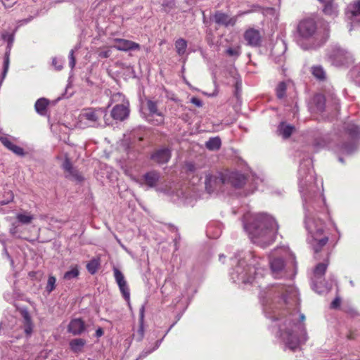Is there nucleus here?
<instances>
[{
	"mask_svg": "<svg viewBox=\"0 0 360 360\" xmlns=\"http://www.w3.org/2000/svg\"><path fill=\"white\" fill-rule=\"evenodd\" d=\"M260 300L266 316L282 320L278 325V335L285 347L294 351L307 340L303 324L305 316L299 313V293L292 285L271 287L260 292Z\"/></svg>",
	"mask_w": 360,
	"mask_h": 360,
	"instance_id": "nucleus-1",
	"label": "nucleus"
},
{
	"mask_svg": "<svg viewBox=\"0 0 360 360\" xmlns=\"http://www.w3.org/2000/svg\"><path fill=\"white\" fill-rule=\"evenodd\" d=\"M298 174L300 192L305 212L304 224L309 235L307 240L314 252L317 254L328 241V237L323 232L324 223L319 219H315L314 216V212L323 209L325 199L319 193L311 160L301 163Z\"/></svg>",
	"mask_w": 360,
	"mask_h": 360,
	"instance_id": "nucleus-2",
	"label": "nucleus"
},
{
	"mask_svg": "<svg viewBox=\"0 0 360 360\" xmlns=\"http://www.w3.org/2000/svg\"><path fill=\"white\" fill-rule=\"evenodd\" d=\"M244 229L253 243L266 248L274 241L278 225L269 214L248 213L244 216Z\"/></svg>",
	"mask_w": 360,
	"mask_h": 360,
	"instance_id": "nucleus-3",
	"label": "nucleus"
},
{
	"mask_svg": "<svg viewBox=\"0 0 360 360\" xmlns=\"http://www.w3.org/2000/svg\"><path fill=\"white\" fill-rule=\"evenodd\" d=\"M265 271L262 268L248 266L244 259H240L231 273V276L233 282L253 283L257 282L260 277H263Z\"/></svg>",
	"mask_w": 360,
	"mask_h": 360,
	"instance_id": "nucleus-4",
	"label": "nucleus"
},
{
	"mask_svg": "<svg viewBox=\"0 0 360 360\" xmlns=\"http://www.w3.org/2000/svg\"><path fill=\"white\" fill-rule=\"evenodd\" d=\"M106 115L105 108H86L80 113L79 120L82 126L97 127L100 125L101 118Z\"/></svg>",
	"mask_w": 360,
	"mask_h": 360,
	"instance_id": "nucleus-5",
	"label": "nucleus"
},
{
	"mask_svg": "<svg viewBox=\"0 0 360 360\" xmlns=\"http://www.w3.org/2000/svg\"><path fill=\"white\" fill-rule=\"evenodd\" d=\"M158 101L151 99L146 101V105L148 114L146 115V120L154 125H161L165 122V114L158 108Z\"/></svg>",
	"mask_w": 360,
	"mask_h": 360,
	"instance_id": "nucleus-6",
	"label": "nucleus"
},
{
	"mask_svg": "<svg viewBox=\"0 0 360 360\" xmlns=\"http://www.w3.org/2000/svg\"><path fill=\"white\" fill-rule=\"evenodd\" d=\"M297 32L300 39L314 38L317 32L316 22L311 18L301 20L297 25Z\"/></svg>",
	"mask_w": 360,
	"mask_h": 360,
	"instance_id": "nucleus-7",
	"label": "nucleus"
},
{
	"mask_svg": "<svg viewBox=\"0 0 360 360\" xmlns=\"http://www.w3.org/2000/svg\"><path fill=\"white\" fill-rule=\"evenodd\" d=\"M328 57L336 66L346 65L353 61L351 53L339 46L333 48L328 53Z\"/></svg>",
	"mask_w": 360,
	"mask_h": 360,
	"instance_id": "nucleus-8",
	"label": "nucleus"
},
{
	"mask_svg": "<svg viewBox=\"0 0 360 360\" xmlns=\"http://www.w3.org/2000/svg\"><path fill=\"white\" fill-rule=\"evenodd\" d=\"M205 184L206 190L209 193L213 192L215 190L220 189L222 184H226V176L221 173L207 174Z\"/></svg>",
	"mask_w": 360,
	"mask_h": 360,
	"instance_id": "nucleus-9",
	"label": "nucleus"
},
{
	"mask_svg": "<svg viewBox=\"0 0 360 360\" xmlns=\"http://www.w3.org/2000/svg\"><path fill=\"white\" fill-rule=\"evenodd\" d=\"M2 38L4 40H5L8 42L6 51L5 56H4V70L2 72V79H4L7 74V72H8V68H9V63H10L9 57H10L11 46H12L13 41H14V36H13V34L5 32V33L2 34Z\"/></svg>",
	"mask_w": 360,
	"mask_h": 360,
	"instance_id": "nucleus-10",
	"label": "nucleus"
},
{
	"mask_svg": "<svg viewBox=\"0 0 360 360\" xmlns=\"http://www.w3.org/2000/svg\"><path fill=\"white\" fill-rule=\"evenodd\" d=\"M129 103H118L115 105L111 110V116L115 120L123 121L129 117Z\"/></svg>",
	"mask_w": 360,
	"mask_h": 360,
	"instance_id": "nucleus-11",
	"label": "nucleus"
},
{
	"mask_svg": "<svg viewBox=\"0 0 360 360\" xmlns=\"http://www.w3.org/2000/svg\"><path fill=\"white\" fill-rule=\"evenodd\" d=\"M212 19L218 25L224 27H233L237 21L236 16L231 17L220 11H217L214 13Z\"/></svg>",
	"mask_w": 360,
	"mask_h": 360,
	"instance_id": "nucleus-12",
	"label": "nucleus"
},
{
	"mask_svg": "<svg viewBox=\"0 0 360 360\" xmlns=\"http://www.w3.org/2000/svg\"><path fill=\"white\" fill-rule=\"evenodd\" d=\"M243 36L247 45L252 47L259 46L260 45L262 35L259 30L254 28L248 29Z\"/></svg>",
	"mask_w": 360,
	"mask_h": 360,
	"instance_id": "nucleus-13",
	"label": "nucleus"
},
{
	"mask_svg": "<svg viewBox=\"0 0 360 360\" xmlns=\"http://www.w3.org/2000/svg\"><path fill=\"white\" fill-rule=\"evenodd\" d=\"M62 167L65 171V176L72 180L81 181L83 180V177L79 172L72 167V165L68 157H65Z\"/></svg>",
	"mask_w": 360,
	"mask_h": 360,
	"instance_id": "nucleus-14",
	"label": "nucleus"
},
{
	"mask_svg": "<svg viewBox=\"0 0 360 360\" xmlns=\"http://www.w3.org/2000/svg\"><path fill=\"white\" fill-rule=\"evenodd\" d=\"M13 137L7 135V134H1L0 135V141L1 143L9 150L12 151L17 155L24 156L25 152L22 148L16 146L13 143L12 140Z\"/></svg>",
	"mask_w": 360,
	"mask_h": 360,
	"instance_id": "nucleus-15",
	"label": "nucleus"
},
{
	"mask_svg": "<svg viewBox=\"0 0 360 360\" xmlns=\"http://www.w3.org/2000/svg\"><path fill=\"white\" fill-rule=\"evenodd\" d=\"M113 41L116 43L113 47L119 51H128L140 49V45L139 44L130 40L115 38L113 39Z\"/></svg>",
	"mask_w": 360,
	"mask_h": 360,
	"instance_id": "nucleus-16",
	"label": "nucleus"
},
{
	"mask_svg": "<svg viewBox=\"0 0 360 360\" xmlns=\"http://www.w3.org/2000/svg\"><path fill=\"white\" fill-rule=\"evenodd\" d=\"M170 158L171 150L167 148H160L151 155V159L158 164L167 163Z\"/></svg>",
	"mask_w": 360,
	"mask_h": 360,
	"instance_id": "nucleus-17",
	"label": "nucleus"
},
{
	"mask_svg": "<svg viewBox=\"0 0 360 360\" xmlns=\"http://www.w3.org/2000/svg\"><path fill=\"white\" fill-rule=\"evenodd\" d=\"M85 330L84 322L81 319H72L68 327V332L74 335L82 334Z\"/></svg>",
	"mask_w": 360,
	"mask_h": 360,
	"instance_id": "nucleus-18",
	"label": "nucleus"
},
{
	"mask_svg": "<svg viewBox=\"0 0 360 360\" xmlns=\"http://www.w3.org/2000/svg\"><path fill=\"white\" fill-rule=\"evenodd\" d=\"M323 4V13L332 18L338 15V5L333 2V0H319Z\"/></svg>",
	"mask_w": 360,
	"mask_h": 360,
	"instance_id": "nucleus-19",
	"label": "nucleus"
},
{
	"mask_svg": "<svg viewBox=\"0 0 360 360\" xmlns=\"http://www.w3.org/2000/svg\"><path fill=\"white\" fill-rule=\"evenodd\" d=\"M226 184H230L236 188H240L245 184V177L243 174L233 172L226 176Z\"/></svg>",
	"mask_w": 360,
	"mask_h": 360,
	"instance_id": "nucleus-20",
	"label": "nucleus"
},
{
	"mask_svg": "<svg viewBox=\"0 0 360 360\" xmlns=\"http://www.w3.org/2000/svg\"><path fill=\"white\" fill-rule=\"evenodd\" d=\"M86 344V341L82 338H75L69 342L71 351L75 354L82 353Z\"/></svg>",
	"mask_w": 360,
	"mask_h": 360,
	"instance_id": "nucleus-21",
	"label": "nucleus"
},
{
	"mask_svg": "<svg viewBox=\"0 0 360 360\" xmlns=\"http://www.w3.org/2000/svg\"><path fill=\"white\" fill-rule=\"evenodd\" d=\"M160 177V173L155 171L147 172L143 175V179L146 184L150 188L155 187L157 185Z\"/></svg>",
	"mask_w": 360,
	"mask_h": 360,
	"instance_id": "nucleus-22",
	"label": "nucleus"
},
{
	"mask_svg": "<svg viewBox=\"0 0 360 360\" xmlns=\"http://www.w3.org/2000/svg\"><path fill=\"white\" fill-rule=\"evenodd\" d=\"M269 264L273 275L275 277L281 274L284 268V262L281 258L270 259Z\"/></svg>",
	"mask_w": 360,
	"mask_h": 360,
	"instance_id": "nucleus-23",
	"label": "nucleus"
},
{
	"mask_svg": "<svg viewBox=\"0 0 360 360\" xmlns=\"http://www.w3.org/2000/svg\"><path fill=\"white\" fill-rule=\"evenodd\" d=\"M294 130L295 127L292 125L286 124L285 122H281L278 127L279 135L282 136L284 139L289 138Z\"/></svg>",
	"mask_w": 360,
	"mask_h": 360,
	"instance_id": "nucleus-24",
	"label": "nucleus"
},
{
	"mask_svg": "<svg viewBox=\"0 0 360 360\" xmlns=\"http://www.w3.org/2000/svg\"><path fill=\"white\" fill-rule=\"evenodd\" d=\"M49 105V101L44 98L38 99L34 105L36 111L44 115L46 113L47 105Z\"/></svg>",
	"mask_w": 360,
	"mask_h": 360,
	"instance_id": "nucleus-25",
	"label": "nucleus"
},
{
	"mask_svg": "<svg viewBox=\"0 0 360 360\" xmlns=\"http://www.w3.org/2000/svg\"><path fill=\"white\" fill-rule=\"evenodd\" d=\"M16 219L22 224H29L34 219V216L28 212L18 213Z\"/></svg>",
	"mask_w": 360,
	"mask_h": 360,
	"instance_id": "nucleus-26",
	"label": "nucleus"
},
{
	"mask_svg": "<svg viewBox=\"0 0 360 360\" xmlns=\"http://www.w3.org/2000/svg\"><path fill=\"white\" fill-rule=\"evenodd\" d=\"M221 145V139L218 136L211 138L205 143L206 148L210 150H217L220 148Z\"/></svg>",
	"mask_w": 360,
	"mask_h": 360,
	"instance_id": "nucleus-27",
	"label": "nucleus"
},
{
	"mask_svg": "<svg viewBox=\"0 0 360 360\" xmlns=\"http://www.w3.org/2000/svg\"><path fill=\"white\" fill-rule=\"evenodd\" d=\"M187 49V41L182 38L175 41V49L179 56H182L186 53Z\"/></svg>",
	"mask_w": 360,
	"mask_h": 360,
	"instance_id": "nucleus-28",
	"label": "nucleus"
},
{
	"mask_svg": "<svg viewBox=\"0 0 360 360\" xmlns=\"http://www.w3.org/2000/svg\"><path fill=\"white\" fill-rule=\"evenodd\" d=\"M328 264V262H327L319 263L316 265V266L315 267L314 271V278L316 279H319L324 275V274L326 271Z\"/></svg>",
	"mask_w": 360,
	"mask_h": 360,
	"instance_id": "nucleus-29",
	"label": "nucleus"
},
{
	"mask_svg": "<svg viewBox=\"0 0 360 360\" xmlns=\"http://www.w3.org/2000/svg\"><path fill=\"white\" fill-rule=\"evenodd\" d=\"M347 13L351 14V17H356L360 15V1L354 2L347 6Z\"/></svg>",
	"mask_w": 360,
	"mask_h": 360,
	"instance_id": "nucleus-30",
	"label": "nucleus"
},
{
	"mask_svg": "<svg viewBox=\"0 0 360 360\" xmlns=\"http://www.w3.org/2000/svg\"><path fill=\"white\" fill-rule=\"evenodd\" d=\"M313 102L316 105V110L321 112L325 108V99L322 95H316L313 98Z\"/></svg>",
	"mask_w": 360,
	"mask_h": 360,
	"instance_id": "nucleus-31",
	"label": "nucleus"
},
{
	"mask_svg": "<svg viewBox=\"0 0 360 360\" xmlns=\"http://www.w3.org/2000/svg\"><path fill=\"white\" fill-rule=\"evenodd\" d=\"M24 331L27 335H30L32 332V324L30 320V318L27 313L24 314Z\"/></svg>",
	"mask_w": 360,
	"mask_h": 360,
	"instance_id": "nucleus-32",
	"label": "nucleus"
},
{
	"mask_svg": "<svg viewBox=\"0 0 360 360\" xmlns=\"http://www.w3.org/2000/svg\"><path fill=\"white\" fill-rule=\"evenodd\" d=\"M79 274V271L77 268V266H75L72 268L70 271H68L65 273L63 276V278L65 280L69 281L72 280L73 278H77Z\"/></svg>",
	"mask_w": 360,
	"mask_h": 360,
	"instance_id": "nucleus-33",
	"label": "nucleus"
},
{
	"mask_svg": "<svg viewBox=\"0 0 360 360\" xmlns=\"http://www.w3.org/2000/svg\"><path fill=\"white\" fill-rule=\"evenodd\" d=\"M118 286L124 300L129 302L130 299V292L127 283L124 282L123 283L119 284Z\"/></svg>",
	"mask_w": 360,
	"mask_h": 360,
	"instance_id": "nucleus-34",
	"label": "nucleus"
},
{
	"mask_svg": "<svg viewBox=\"0 0 360 360\" xmlns=\"http://www.w3.org/2000/svg\"><path fill=\"white\" fill-rule=\"evenodd\" d=\"M118 286L124 300L129 302L130 299V292L127 283L124 282L123 283L119 284Z\"/></svg>",
	"mask_w": 360,
	"mask_h": 360,
	"instance_id": "nucleus-35",
	"label": "nucleus"
},
{
	"mask_svg": "<svg viewBox=\"0 0 360 360\" xmlns=\"http://www.w3.org/2000/svg\"><path fill=\"white\" fill-rule=\"evenodd\" d=\"M312 74L316 78L320 80H323L326 78V72L321 66L313 67Z\"/></svg>",
	"mask_w": 360,
	"mask_h": 360,
	"instance_id": "nucleus-36",
	"label": "nucleus"
},
{
	"mask_svg": "<svg viewBox=\"0 0 360 360\" xmlns=\"http://www.w3.org/2000/svg\"><path fill=\"white\" fill-rule=\"evenodd\" d=\"M346 129L348 134L352 138H356L360 134V129L359 127L354 124H349Z\"/></svg>",
	"mask_w": 360,
	"mask_h": 360,
	"instance_id": "nucleus-37",
	"label": "nucleus"
},
{
	"mask_svg": "<svg viewBox=\"0 0 360 360\" xmlns=\"http://www.w3.org/2000/svg\"><path fill=\"white\" fill-rule=\"evenodd\" d=\"M98 266V259H94L86 264V269L90 274H94L97 271Z\"/></svg>",
	"mask_w": 360,
	"mask_h": 360,
	"instance_id": "nucleus-38",
	"label": "nucleus"
},
{
	"mask_svg": "<svg viewBox=\"0 0 360 360\" xmlns=\"http://www.w3.org/2000/svg\"><path fill=\"white\" fill-rule=\"evenodd\" d=\"M287 89L286 83L284 82H280L276 87V95L278 98L285 97V91Z\"/></svg>",
	"mask_w": 360,
	"mask_h": 360,
	"instance_id": "nucleus-39",
	"label": "nucleus"
},
{
	"mask_svg": "<svg viewBox=\"0 0 360 360\" xmlns=\"http://www.w3.org/2000/svg\"><path fill=\"white\" fill-rule=\"evenodd\" d=\"M113 273L115 281L117 285L127 282L123 274L117 268H113Z\"/></svg>",
	"mask_w": 360,
	"mask_h": 360,
	"instance_id": "nucleus-40",
	"label": "nucleus"
},
{
	"mask_svg": "<svg viewBox=\"0 0 360 360\" xmlns=\"http://www.w3.org/2000/svg\"><path fill=\"white\" fill-rule=\"evenodd\" d=\"M56 278L55 276H49V278L47 281V284L46 286V290L49 293H51L56 288Z\"/></svg>",
	"mask_w": 360,
	"mask_h": 360,
	"instance_id": "nucleus-41",
	"label": "nucleus"
},
{
	"mask_svg": "<svg viewBox=\"0 0 360 360\" xmlns=\"http://www.w3.org/2000/svg\"><path fill=\"white\" fill-rule=\"evenodd\" d=\"M124 102H128L126 100L125 96L121 93L114 94L110 98V103H124Z\"/></svg>",
	"mask_w": 360,
	"mask_h": 360,
	"instance_id": "nucleus-42",
	"label": "nucleus"
},
{
	"mask_svg": "<svg viewBox=\"0 0 360 360\" xmlns=\"http://www.w3.org/2000/svg\"><path fill=\"white\" fill-rule=\"evenodd\" d=\"M354 149H355V145L354 143L345 144L342 148V152L347 153V154L353 152L354 150Z\"/></svg>",
	"mask_w": 360,
	"mask_h": 360,
	"instance_id": "nucleus-43",
	"label": "nucleus"
},
{
	"mask_svg": "<svg viewBox=\"0 0 360 360\" xmlns=\"http://www.w3.org/2000/svg\"><path fill=\"white\" fill-rule=\"evenodd\" d=\"M226 53L231 56H238L240 54V48H229L226 50Z\"/></svg>",
	"mask_w": 360,
	"mask_h": 360,
	"instance_id": "nucleus-44",
	"label": "nucleus"
},
{
	"mask_svg": "<svg viewBox=\"0 0 360 360\" xmlns=\"http://www.w3.org/2000/svg\"><path fill=\"white\" fill-rule=\"evenodd\" d=\"M52 65L55 67L56 70H60L63 68V62L56 58H53Z\"/></svg>",
	"mask_w": 360,
	"mask_h": 360,
	"instance_id": "nucleus-45",
	"label": "nucleus"
},
{
	"mask_svg": "<svg viewBox=\"0 0 360 360\" xmlns=\"http://www.w3.org/2000/svg\"><path fill=\"white\" fill-rule=\"evenodd\" d=\"M74 53H75V50L72 49L69 53V60H70L69 65L72 69L74 68L75 63H76V60L74 56Z\"/></svg>",
	"mask_w": 360,
	"mask_h": 360,
	"instance_id": "nucleus-46",
	"label": "nucleus"
},
{
	"mask_svg": "<svg viewBox=\"0 0 360 360\" xmlns=\"http://www.w3.org/2000/svg\"><path fill=\"white\" fill-rule=\"evenodd\" d=\"M111 55V50L110 49H107L106 50L100 51L98 52V56L102 58H107L110 57Z\"/></svg>",
	"mask_w": 360,
	"mask_h": 360,
	"instance_id": "nucleus-47",
	"label": "nucleus"
},
{
	"mask_svg": "<svg viewBox=\"0 0 360 360\" xmlns=\"http://www.w3.org/2000/svg\"><path fill=\"white\" fill-rule=\"evenodd\" d=\"M355 74V81L360 84V65L353 70Z\"/></svg>",
	"mask_w": 360,
	"mask_h": 360,
	"instance_id": "nucleus-48",
	"label": "nucleus"
},
{
	"mask_svg": "<svg viewBox=\"0 0 360 360\" xmlns=\"http://www.w3.org/2000/svg\"><path fill=\"white\" fill-rule=\"evenodd\" d=\"M191 102L197 107H201L202 105V102L201 101V100L196 97L191 98Z\"/></svg>",
	"mask_w": 360,
	"mask_h": 360,
	"instance_id": "nucleus-49",
	"label": "nucleus"
},
{
	"mask_svg": "<svg viewBox=\"0 0 360 360\" xmlns=\"http://www.w3.org/2000/svg\"><path fill=\"white\" fill-rule=\"evenodd\" d=\"M340 304V299L338 297H336L331 303L330 307L331 308H338Z\"/></svg>",
	"mask_w": 360,
	"mask_h": 360,
	"instance_id": "nucleus-50",
	"label": "nucleus"
},
{
	"mask_svg": "<svg viewBox=\"0 0 360 360\" xmlns=\"http://www.w3.org/2000/svg\"><path fill=\"white\" fill-rule=\"evenodd\" d=\"M153 350H155V348L152 350H147V351H143L139 358L136 359V360H139V359H143L145 358L147 355H148L149 354H150Z\"/></svg>",
	"mask_w": 360,
	"mask_h": 360,
	"instance_id": "nucleus-51",
	"label": "nucleus"
},
{
	"mask_svg": "<svg viewBox=\"0 0 360 360\" xmlns=\"http://www.w3.org/2000/svg\"><path fill=\"white\" fill-rule=\"evenodd\" d=\"M103 329H102L101 328H98V329L96 330V337H98H98H101V336H102V335H103Z\"/></svg>",
	"mask_w": 360,
	"mask_h": 360,
	"instance_id": "nucleus-52",
	"label": "nucleus"
},
{
	"mask_svg": "<svg viewBox=\"0 0 360 360\" xmlns=\"http://www.w3.org/2000/svg\"><path fill=\"white\" fill-rule=\"evenodd\" d=\"M186 166H187L188 170H189L191 172H193L195 170V167L193 164L189 163Z\"/></svg>",
	"mask_w": 360,
	"mask_h": 360,
	"instance_id": "nucleus-53",
	"label": "nucleus"
},
{
	"mask_svg": "<svg viewBox=\"0 0 360 360\" xmlns=\"http://www.w3.org/2000/svg\"><path fill=\"white\" fill-rule=\"evenodd\" d=\"M144 316V307L143 306L140 309V318L141 320L143 319Z\"/></svg>",
	"mask_w": 360,
	"mask_h": 360,
	"instance_id": "nucleus-54",
	"label": "nucleus"
},
{
	"mask_svg": "<svg viewBox=\"0 0 360 360\" xmlns=\"http://www.w3.org/2000/svg\"><path fill=\"white\" fill-rule=\"evenodd\" d=\"M314 290H316L319 293H321V292H323V291H318V290L316 289V288H317V284H316V283H314Z\"/></svg>",
	"mask_w": 360,
	"mask_h": 360,
	"instance_id": "nucleus-55",
	"label": "nucleus"
},
{
	"mask_svg": "<svg viewBox=\"0 0 360 360\" xmlns=\"http://www.w3.org/2000/svg\"><path fill=\"white\" fill-rule=\"evenodd\" d=\"M4 251H5V253L6 254V255L8 256V257H9V255H8V253L7 252L6 248H4Z\"/></svg>",
	"mask_w": 360,
	"mask_h": 360,
	"instance_id": "nucleus-56",
	"label": "nucleus"
},
{
	"mask_svg": "<svg viewBox=\"0 0 360 360\" xmlns=\"http://www.w3.org/2000/svg\"><path fill=\"white\" fill-rule=\"evenodd\" d=\"M9 194H10V198H11V200H12V199L13 198V194H12V193H10Z\"/></svg>",
	"mask_w": 360,
	"mask_h": 360,
	"instance_id": "nucleus-57",
	"label": "nucleus"
},
{
	"mask_svg": "<svg viewBox=\"0 0 360 360\" xmlns=\"http://www.w3.org/2000/svg\"><path fill=\"white\" fill-rule=\"evenodd\" d=\"M339 160H340V162H342V158H339Z\"/></svg>",
	"mask_w": 360,
	"mask_h": 360,
	"instance_id": "nucleus-58",
	"label": "nucleus"
},
{
	"mask_svg": "<svg viewBox=\"0 0 360 360\" xmlns=\"http://www.w3.org/2000/svg\"><path fill=\"white\" fill-rule=\"evenodd\" d=\"M3 323H0V328L2 327Z\"/></svg>",
	"mask_w": 360,
	"mask_h": 360,
	"instance_id": "nucleus-59",
	"label": "nucleus"
},
{
	"mask_svg": "<svg viewBox=\"0 0 360 360\" xmlns=\"http://www.w3.org/2000/svg\"><path fill=\"white\" fill-rule=\"evenodd\" d=\"M8 201H7V202H3V204H6V203H8Z\"/></svg>",
	"mask_w": 360,
	"mask_h": 360,
	"instance_id": "nucleus-60",
	"label": "nucleus"
},
{
	"mask_svg": "<svg viewBox=\"0 0 360 360\" xmlns=\"http://www.w3.org/2000/svg\"><path fill=\"white\" fill-rule=\"evenodd\" d=\"M330 289V288H327L326 290L328 291Z\"/></svg>",
	"mask_w": 360,
	"mask_h": 360,
	"instance_id": "nucleus-61",
	"label": "nucleus"
}]
</instances>
